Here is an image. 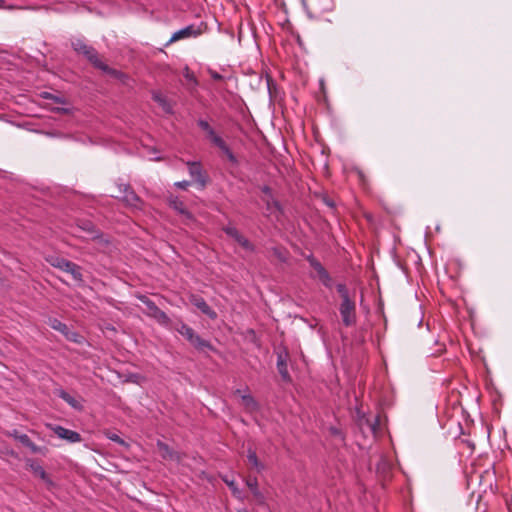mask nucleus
Returning a JSON list of instances; mask_svg holds the SVG:
<instances>
[{"mask_svg":"<svg viewBox=\"0 0 512 512\" xmlns=\"http://www.w3.org/2000/svg\"><path fill=\"white\" fill-rule=\"evenodd\" d=\"M247 459L249 463L257 470V472H261L264 470L265 466L262 462H260L257 458L256 452L252 449H249L247 452Z\"/></svg>","mask_w":512,"mask_h":512,"instance_id":"19","label":"nucleus"},{"mask_svg":"<svg viewBox=\"0 0 512 512\" xmlns=\"http://www.w3.org/2000/svg\"><path fill=\"white\" fill-rule=\"evenodd\" d=\"M74 47H75V50L79 53H82L84 55H86L89 60L96 66L98 67L99 69L103 70L104 72H107L115 77H118L120 76V72L114 70V69H111L109 68L106 64H104L99 58L98 56L94 53V51L92 49H90L86 44L78 41L76 43H74Z\"/></svg>","mask_w":512,"mask_h":512,"instance_id":"2","label":"nucleus"},{"mask_svg":"<svg viewBox=\"0 0 512 512\" xmlns=\"http://www.w3.org/2000/svg\"><path fill=\"white\" fill-rule=\"evenodd\" d=\"M157 448L159 450L160 456L164 460H172V461H175L177 463L180 462L181 457H180L179 453L173 451L167 444H165V443H163L161 441H158L157 442Z\"/></svg>","mask_w":512,"mask_h":512,"instance_id":"12","label":"nucleus"},{"mask_svg":"<svg viewBox=\"0 0 512 512\" xmlns=\"http://www.w3.org/2000/svg\"><path fill=\"white\" fill-rule=\"evenodd\" d=\"M16 439L26 447L31 441V439L26 434H20L19 436H16Z\"/></svg>","mask_w":512,"mask_h":512,"instance_id":"32","label":"nucleus"},{"mask_svg":"<svg viewBox=\"0 0 512 512\" xmlns=\"http://www.w3.org/2000/svg\"><path fill=\"white\" fill-rule=\"evenodd\" d=\"M189 174L192 177V181L199 185L203 189L207 183V175L203 171L200 162H187Z\"/></svg>","mask_w":512,"mask_h":512,"instance_id":"8","label":"nucleus"},{"mask_svg":"<svg viewBox=\"0 0 512 512\" xmlns=\"http://www.w3.org/2000/svg\"><path fill=\"white\" fill-rule=\"evenodd\" d=\"M222 480L226 483V485L230 488L232 494L241 499L242 498V492L236 485L234 480H230L227 476L222 477Z\"/></svg>","mask_w":512,"mask_h":512,"instance_id":"24","label":"nucleus"},{"mask_svg":"<svg viewBox=\"0 0 512 512\" xmlns=\"http://www.w3.org/2000/svg\"><path fill=\"white\" fill-rule=\"evenodd\" d=\"M336 288H337V291H338V293L340 294V296L342 298V301H350V300H352L351 297H350L349 291H348V289H347L345 284L340 283V284H338L336 286Z\"/></svg>","mask_w":512,"mask_h":512,"instance_id":"28","label":"nucleus"},{"mask_svg":"<svg viewBox=\"0 0 512 512\" xmlns=\"http://www.w3.org/2000/svg\"><path fill=\"white\" fill-rule=\"evenodd\" d=\"M277 369H278V372L280 373L281 377L283 378V380H289L290 379V375H289V372H288V369H287L286 359H285V357L282 354L278 355V358H277Z\"/></svg>","mask_w":512,"mask_h":512,"instance_id":"17","label":"nucleus"},{"mask_svg":"<svg viewBox=\"0 0 512 512\" xmlns=\"http://www.w3.org/2000/svg\"><path fill=\"white\" fill-rule=\"evenodd\" d=\"M190 184H191V182H189V181H178V182H175L174 185L177 188L186 189Z\"/></svg>","mask_w":512,"mask_h":512,"instance_id":"35","label":"nucleus"},{"mask_svg":"<svg viewBox=\"0 0 512 512\" xmlns=\"http://www.w3.org/2000/svg\"><path fill=\"white\" fill-rule=\"evenodd\" d=\"M201 34V30L197 29L193 25L187 26L181 30L174 32L168 42V44L177 42L182 39H187L191 37H196Z\"/></svg>","mask_w":512,"mask_h":512,"instance_id":"9","label":"nucleus"},{"mask_svg":"<svg viewBox=\"0 0 512 512\" xmlns=\"http://www.w3.org/2000/svg\"><path fill=\"white\" fill-rule=\"evenodd\" d=\"M29 467H30V469L32 470V472H33L36 476H39V477H40L41 479H43V480H45V479H46L47 474H46V472H45L44 468H43L40 464H38V463H36V462H34V461H30V463H29Z\"/></svg>","mask_w":512,"mask_h":512,"instance_id":"25","label":"nucleus"},{"mask_svg":"<svg viewBox=\"0 0 512 512\" xmlns=\"http://www.w3.org/2000/svg\"><path fill=\"white\" fill-rule=\"evenodd\" d=\"M261 190L264 194L262 200L266 204L267 211L271 214H273L274 212H281L280 203L273 198L271 189L265 185L261 188Z\"/></svg>","mask_w":512,"mask_h":512,"instance_id":"11","label":"nucleus"},{"mask_svg":"<svg viewBox=\"0 0 512 512\" xmlns=\"http://www.w3.org/2000/svg\"><path fill=\"white\" fill-rule=\"evenodd\" d=\"M139 300L146 305L148 309L147 315L150 317L159 309L158 306L145 295L139 296Z\"/></svg>","mask_w":512,"mask_h":512,"instance_id":"23","label":"nucleus"},{"mask_svg":"<svg viewBox=\"0 0 512 512\" xmlns=\"http://www.w3.org/2000/svg\"><path fill=\"white\" fill-rule=\"evenodd\" d=\"M20 434L17 433V431H15L12 436L16 439V436H19Z\"/></svg>","mask_w":512,"mask_h":512,"instance_id":"39","label":"nucleus"},{"mask_svg":"<svg viewBox=\"0 0 512 512\" xmlns=\"http://www.w3.org/2000/svg\"><path fill=\"white\" fill-rule=\"evenodd\" d=\"M238 512H248L246 509H239Z\"/></svg>","mask_w":512,"mask_h":512,"instance_id":"40","label":"nucleus"},{"mask_svg":"<svg viewBox=\"0 0 512 512\" xmlns=\"http://www.w3.org/2000/svg\"><path fill=\"white\" fill-rule=\"evenodd\" d=\"M49 325H50L51 328H53L54 330H57V331H59L61 333H66L67 330H68L67 325L62 323L61 321H59L56 318L50 319L49 320Z\"/></svg>","mask_w":512,"mask_h":512,"instance_id":"27","label":"nucleus"},{"mask_svg":"<svg viewBox=\"0 0 512 512\" xmlns=\"http://www.w3.org/2000/svg\"><path fill=\"white\" fill-rule=\"evenodd\" d=\"M44 97H45V98H48V99H52V100H53V101H55V102H60V103H62V102H63V101L61 100V98H60V97L52 96V95H50L49 93H44Z\"/></svg>","mask_w":512,"mask_h":512,"instance_id":"37","label":"nucleus"},{"mask_svg":"<svg viewBox=\"0 0 512 512\" xmlns=\"http://www.w3.org/2000/svg\"><path fill=\"white\" fill-rule=\"evenodd\" d=\"M108 438L111 441H114V442L119 443V444H123L124 443V441L115 433H112V434L108 435Z\"/></svg>","mask_w":512,"mask_h":512,"instance_id":"36","label":"nucleus"},{"mask_svg":"<svg viewBox=\"0 0 512 512\" xmlns=\"http://www.w3.org/2000/svg\"><path fill=\"white\" fill-rule=\"evenodd\" d=\"M190 302L198 308L203 314L207 315L210 319H216L217 313L207 304L204 298L198 295H191Z\"/></svg>","mask_w":512,"mask_h":512,"instance_id":"10","label":"nucleus"},{"mask_svg":"<svg viewBox=\"0 0 512 512\" xmlns=\"http://www.w3.org/2000/svg\"><path fill=\"white\" fill-rule=\"evenodd\" d=\"M57 395L63 399L66 403H68L71 407L81 410L82 405L79 401H77L74 397H72L69 393H67L65 390L60 389L57 393Z\"/></svg>","mask_w":512,"mask_h":512,"instance_id":"16","label":"nucleus"},{"mask_svg":"<svg viewBox=\"0 0 512 512\" xmlns=\"http://www.w3.org/2000/svg\"><path fill=\"white\" fill-rule=\"evenodd\" d=\"M206 138L216 147L227 150L224 140L215 131H209V135Z\"/></svg>","mask_w":512,"mask_h":512,"instance_id":"22","label":"nucleus"},{"mask_svg":"<svg viewBox=\"0 0 512 512\" xmlns=\"http://www.w3.org/2000/svg\"><path fill=\"white\" fill-rule=\"evenodd\" d=\"M46 427L54 432L59 438L69 442V443H78L81 442V435L73 430H69L60 425L55 424H46Z\"/></svg>","mask_w":512,"mask_h":512,"instance_id":"6","label":"nucleus"},{"mask_svg":"<svg viewBox=\"0 0 512 512\" xmlns=\"http://www.w3.org/2000/svg\"><path fill=\"white\" fill-rule=\"evenodd\" d=\"M175 330L186 338L197 350L211 349L212 346L209 341L201 338L195 331L182 321L175 326Z\"/></svg>","mask_w":512,"mask_h":512,"instance_id":"1","label":"nucleus"},{"mask_svg":"<svg viewBox=\"0 0 512 512\" xmlns=\"http://www.w3.org/2000/svg\"><path fill=\"white\" fill-rule=\"evenodd\" d=\"M153 99L155 101H157L158 103H160L161 105H163V106H165V104H166L165 98L160 93L154 92L153 93Z\"/></svg>","mask_w":512,"mask_h":512,"instance_id":"33","label":"nucleus"},{"mask_svg":"<svg viewBox=\"0 0 512 512\" xmlns=\"http://www.w3.org/2000/svg\"><path fill=\"white\" fill-rule=\"evenodd\" d=\"M169 204L178 213L185 215L188 218H191V214L187 211V209L184 206V203L178 197H171L169 200Z\"/></svg>","mask_w":512,"mask_h":512,"instance_id":"15","label":"nucleus"},{"mask_svg":"<svg viewBox=\"0 0 512 512\" xmlns=\"http://www.w3.org/2000/svg\"><path fill=\"white\" fill-rule=\"evenodd\" d=\"M3 8L13 9L14 7L13 6H5L4 0H0V9H3Z\"/></svg>","mask_w":512,"mask_h":512,"instance_id":"38","label":"nucleus"},{"mask_svg":"<svg viewBox=\"0 0 512 512\" xmlns=\"http://www.w3.org/2000/svg\"><path fill=\"white\" fill-rule=\"evenodd\" d=\"M339 311L345 326L350 327L356 323V305L354 300L342 301Z\"/></svg>","mask_w":512,"mask_h":512,"instance_id":"4","label":"nucleus"},{"mask_svg":"<svg viewBox=\"0 0 512 512\" xmlns=\"http://www.w3.org/2000/svg\"><path fill=\"white\" fill-rule=\"evenodd\" d=\"M222 230L226 233L227 236L236 241L246 251L254 250L253 244L244 235H242L235 226L228 224L227 226L223 227Z\"/></svg>","mask_w":512,"mask_h":512,"instance_id":"7","label":"nucleus"},{"mask_svg":"<svg viewBox=\"0 0 512 512\" xmlns=\"http://www.w3.org/2000/svg\"><path fill=\"white\" fill-rule=\"evenodd\" d=\"M151 317L154 318L162 326H165V327L171 326V319L160 308L156 312H154Z\"/></svg>","mask_w":512,"mask_h":512,"instance_id":"20","label":"nucleus"},{"mask_svg":"<svg viewBox=\"0 0 512 512\" xmlns=\"http://www.w3.org/2000/svg\"><path fill=\"white\" fill-rule=\"evenodd\" d=\"M47 261L56 268H59L60 270L66 271L68 267H70V264L72 263L69 260H66L64 258L60 257H50L47 259Z\"/></svg>","mask_w":512,"mask_h":512,"instance_id":"18","label":"nucleus"},{"mask_svg":"<svg viewBox=\"0 0 512 512\" xmlns=\"http://www.w3.org/2000/svg\"><path fill=\"white\" fill-rule=\"evenodd\" d=\"M206 138L216 147L227 150L224 140L215 131H209V135Z\"/></svg>","mask_w":512,"mask_h":512,"instance_id":"21","label":"nucleus"},{"mask_svg":"<svg viewBox=\"0 0 512 512\" xmlns=\"http://www.w3.org/2000/svg\"><path fill=\"white\" fill-rule=\"evenodd\" d=\"M119 192L122 194L120 199L129 207L141 210L143 201L138 197L129 184H118Z\"/></svg>","mask_w":512,"mask_h":512,"instance_id":"3","label":"nucleus"},{"mask_svg":"<svg viewBox=\"0 0 512 512\" xmlns=\"http://www.w3.org/2000/svg\"><path fill=\"white\" fill-rule=\"evenodd\" d=\"M307 261L310 266L315 270L316 277L321 281V283L327 287L331 288L333 285V281L328 271L324 268V266L312 255L307 257Z\"/></svg>","mask_w":512,"mask_h":512,"instance_id":"5","label":"nucleus"},{"mask_svg":"<svg viewBox=\"0 0 512 512\" xmlns=\"http://www.w3.org/2000/svg\"><path fill=\"white\" fill-rule=\"evenodd\" d=\"M27 448H29L31 450V452H33V453H40L42 450L39 446H37L32 441L29 442Z\"/></svg>","mask_w":512,"mask_h":512,"instance_id":"34","label":"nucleus"},{"mask_svg":"<svg viewBox=\"0 0 512 512\" xmlns=\"http://www.w3.org/2000/svg\"><path fill=\"white\" fill-rule=\"evenodd\" d=\"M199 126L201 127V129L203 130V132L205 133V137H207L209 135V131H214L210 125L205 122V121H200L199 122Z\"/></svg>","mask_w":512,"mask_h":512,"instance_id":"31","label":"nucleus"},{"mask_svg":"<svg viewBox=\"0 0 512 512\" xmlns=\"http://www.w3.org/2000/svg\"><path fill=\"white\" fill-rule=\"evenodd\" d=\"M246 485L251 490L253 496L257 499V501L261 504L265 502V497L263 493L258 489L257 478L249 477L246 479Z\"/></svg>","mask_w":512,"mask_h":512,"instance_id":"14","label":"nucleus"},{"mask_svg":"<svg viewBox=\"0 0 512 512\" xmlns=\"http://www.w3.org/2000/svg\"><path fill=\"white\" fill-rule=\"evenodd\" d=\"M236 393L240 395L242 405L246 411L252 413L258 410L259 405L250 393L241 394L240 390H236Z\"/></svg>","mask_w":512,"mask_h":512,"instance_id":"13","label":"nucleus"},{"mask_svg":"<svg viewBox=\"0 0 512 512\" xmlns=\"http://www.w3.org/2000/svg\"><path fill=\"white\" fill-rule=\"evenodd\" d=\"M79 227L83 231H86L87 233H89L93 238H95L97 236L95 226L91 222L84 221V222H82V224Z\"/></svg>","mask_w":512,"mask_h":512,"instance_id":"29","label":"nucleus"},{"mask_svg":"<svg viewBox=\"0 0 512 512\" xmlns=\"http://www.w3.org/2000/svg\"><path fill=\"white\" fill-rule=\"evenodd\" d=\"M184 77L189 82L196 83V79H195V76H194L193 72L189 68H187V67L184 69Z\"/></svg>","mask_w":512,"mask_h":512,"instance_id":"30","label":"nucleus"},{"mask_svg":"<svg viewBox=\"0 0 512 512\" xmlns=\"http://www.w3.org/2000/svg\"><path fill=\"white\" fill-rule=\"evenodd\" d=\"M65 272L70 273L74 280H76L78 282L82 281L81 270H80V267L77 264L72 262L70 264V267H68V269H66Z\"/></svg>","mask_w":512,"mask_h":512,"instance_id":"26","label":"nucleus"}]
</instances>
